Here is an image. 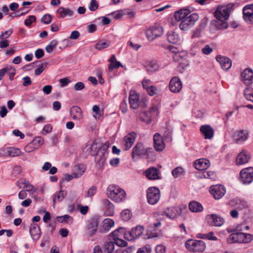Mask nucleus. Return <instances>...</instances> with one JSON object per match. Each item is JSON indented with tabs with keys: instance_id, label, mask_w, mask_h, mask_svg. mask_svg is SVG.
<instances>
[{
	"instance_id": "obj_1",
	"label": "nucleus",
	"mask_w": 253,
	"mask_h": 253,
	"mask_svg": "<svg viewBox=\"0 0 253 253\" xmlns=\"http://www.w3.org/2000/svg\"><path fill=\"white\" fill-rule=\"evenodd\" d=\"M131 157L135 161L142 158L154 160L156 156L152 148L146 147L142 143L137 142L132 150Z\"/></svg>"
},
{
	"instance_id": "obj_2",
	"label": "nucleus",
	"mask_w": 253,
	"mask_h": 253,
	"mask_svg": "<svg viewBox=\"0 0 253 253\" xmlns=\"http://www.w3.org/2000/svg\"><path fill=\"white\" fill-rule=\"evenodd\" d=\"M233 5L229 4L227 5H223L218 7L214 13L215 17L218 20L216 22V26L217 29H227L228 27V24L227 20L230 15V9L232 8Z\"/></svg>"
},
{
	"instance_id": "obj_3",
	"label": "nucleus",
	"mask_w": 253,
	"mask_h": 253,
	"mask_svg": "<svg viewBox=\"0 0 253 253\" xmlns=\"http://www.w3.org/2000/svg\"><path fill=\"white\" fill-rule=\"evenodd\" d=\"M108 197L117 203L123 201L126 196L124 189L116 185L109 186L107 189Z\"/></svg>"
},
{
	"instance_id": "obj_4",
	"label": "nucleus",
	"mask_w": 253,
	"mask_h": 253,
	"mask_svg": "<svg viewBox=\"0 0 253 253\" xmlns=\"http://www.w3.org/2000/svg\"><path fill=\"white\" fill-rule=\"evenodd\" d=\"M186 248L193 253L203 252L206 249L205 243L201 240L189 239L185 243Z\"/></svg>"
},
{
	"instance_id": "obj_5",
	"label": "nucleus",
	"mask_w": 253,
	"mask_h": 253,
	"mask_svg": "<svg viewBox=\"0 0 253 253\" xmlns=\"http://www.w3.org/2000/svg\"><path fill=\"white\" fill-rule=\"evenodd\" d=\"M199 15L196 13L189 14L186 16L185 19L182 20L179 24V28L183 31H186L192 27L195 23L196 21L198 20Z\"/></svg>"
},
{
	"instance_id": "obj_6",
	"label": "nucleus",
	"mask_w": 253,
	"mask_h": 253,
	"mask_svg": "<svg viewBox=\"0 0 253 253\" xmlns=\"http://www.w3.org/2000/svg\"><path fill=\"white\" fill-rule=\"evenodd\" d=\"M160 198V191L155 187H149L147 190V199L149 204L152 205L158 203Z\"/></svg>"
},
{
	"instance_id": "obj_7",
	"label": "nucleus",
	"mask_w": 253,
	"mask_h": 253,
	"mask_svg": "<svg viewBox=\"0 0 253 253\" xmlns=\"http://www.w3.org/2000/svg\"><path fill=\"white\" fill-rule=\"evenodd\" d=\"M240 180L245 184H249L253 181V167L242 169L240 172Z\"/></svg>"
},
{
	"instance_id": "obj_8",
	"label": "nucleus",
	"mask_w": 253,
	"mask_h": 253,
	"mask_svg": "<svg viewBox=\"0 0 253 253\" xmlns=\"http://www.w3.org/2000/svg\"><path fill=\"white\" fill-rule=\"evenodd\" d=\"M208 223L211 226L219 227L224 223V220L221 216L216 214H209L206 216Z\"/></svg>"
},
{
	"instance_id": "obj_9",
	"label": "nucleus",
	"mask_w": 253,
	"mask_h": 253,
	"mask_svg": "<svg viewBox=\"0 0 253 253\" xmlns=\"http://www.w3.org/2000/svg\"><path fill=\"white\" fill-rule=\"evenodd\" d=\"M163 33V28L160 26L152 27L146 31V35L149 41H153L157 37L162 35Z\"/></svg>"
},
{
	"instance_id": "obj_10",
	"label": "nucleus",
	"mask_w": 253,
	"mask_h": 253,
	"mask_svg": "<svg viewBox=\"0 0 253 253\" xmlns=\"http://www.w3.org/2000/svg\"><path fill=\"white\" fill-rule=\"evenodd\" d=\"M249 132L247 130H238L234 132L233 139L237 144H242L248 138Z\"/></svg>"
},
{
	"instance_id": "obj_11",
	"label": "nucleus",
	"mask_w": 253,
	"mask_h": 253,
	"mask_svg": "<svg viewBox=\"0 0 253 253\" xmlns=\"http://www.w3.org/2000/svg\"><path fill=\"white\" fill-rule=\"evenodd\" d=\"M243 18L249 24H253V4H248L243 9Z\"/></svg>"
},
{
	"instance_id": "obj_12",
	"label": "nucleus",
	"mask_w": 253,
	"mask_h": 253,
	"mask_svg": "<svg viewBox=\"0 0 253 253\" xmlns=\"http://www.w3.org/2000/svg\"><path fill=\"white\" fill-rule=\"evenodd\" d=\"M210 191L216 200L221 199L226 193L224 187L221 185H216L211 186Z\"/></svg>"
},
{
	"instance_id": "obj_13",
	"label": "nucleus",
	"mask_w": 253,
	"mask_h": 253,
	"mask_svg": "<svg viewBox=\"0 0 253 253\" xmlns=\"http://www.w3.org/2000/svg\"><path fill=\"white\" fill-rule=\"evenodd\" d=\"M242 81L247 85L253 83V70L251 68H246L241 74Z\"/></svg>"
},
{
	"instance_id": "obj_14",
	"label": "nucleus",
	"mask_w": 253,
	"mask_h": 253,
	"mask_svg": "<svg viewBox=\"0 0 253 253\" xmlns=\"http://www.w3.org/2000/svg\"><path fill=\"white\" fill-rule=\"evenodd\" d=\"M182 87V84L180 79L177 77H173L170 81L169 83V90L174 93L179 92Z\"/></svg>"
},
{
	"instance_id": "obj_15",
	"label": "nucleus",
	"mask_w": 253,
	"mask_h": 253,
	"mask_svg": "<svg viewBox=\"0 0 253 253\" xmlns=\"http://www.w3.org/2000/svg\"><path fill=\"white\" fill-rule=\"evenodd\" d=\"M182 213V209L179 207L168 208L165 210L164 213L169 218L173 219Z\"/></svg>"
},
{
	"instance_id": "obj_16",
	"label": "nucleus",
	"mask_w": 253,
	"mask_h": 253,
	"mask_svg": "<svg viewBox=\"0 0 253 253\" xmlns=\"http://www.w3.org/2000/svg\"><path fill=\"white\" fill-rule=\"evenodd\" d=\"M154 147L158 152L162 151L165 148L163 137L159 133H156L153 136Z\"/></svg>"
},
{
	"instance_id": "obj_17",
	"label": "nucleus",
	"mask_w": 253,
	"mask_h": 253,
	"mask_svg": "<svg viewBox=\"0 0 253 253\" xmlns=\"http://www.w3.org/2000/svg\"><path fill=\"white\" fill-rule=\"evenodd\" d=\"M136 133L131 132L128 133L123 138L124 149V150H129L133 144L136 139Z\"/></svg>"
},
{
	"instance_id": "obj_18",
	"label": "nucleus",
	"mask_w": 253,
	"mask_h": 253,
	"mask_svg": "<svg viewBox=\"0 0 253 253\" xmlns=\"http://www.w3.org/2000/svg\"><path fill=\"white\" fill-rule=\"evenodd\" d=\"M99 223L98 216L92 217L89 220L87 226V230L90 236L94 235L97 231Z\"/></svg>"
},
{
	"instance_id": "obj_19",
	"label": "nucleus",
	"mask_w": 253,
	"mask_h": 253,
	"mask_svg": "<svg viewBox=\"0 0 253 253\" xmlns=\"http://www.w3.org/2000/svg\"><path fill=\"white\" fill-rule=\"evenodd\" d=\"M129 102L130 108L134 109L138 108L140 106L141 102L139 100V95L135 91L131 90L130 91Z\"/></svg>"
},
{
	"instance_id": "obj_20",
	"label": "nucleus",
	"mask_w": 253,
	"mask_h": 253,
	"mask_svg": "<svg viewBox=\"0 0 253 253\" xmlns=\"http://www.w3.org/2000/svg\"><path fill=\"white\" fill-rule=\"evenodd\" d=\"M251 158L250 153L246 150H243L237 155L236 159L237 165H242L247 163Z\"/></svg>"
},
{
	"instance_id": "obj_21",
	"label": "nucleus",
	"mask_w": 253,
	"mask_h": 253,
	"mask_svg": "<svg viewBox=\"0 0 253 253\" xmlns=\"http://www.w3.org/2000/svg\"><path fill=\"white\" fill-rule=\"evenodd\" d=\"M159 170L155 167H151L144 171V174L150 180L160 179Z\"/></svg>"
},
{
	"instance_id": "obj_22",
	"label": "nucleus",
	"mask_w": 253,
	"mask_h": 253,
	"mask_svg": "<svg viewBox=\"0 0 253 253\" xmlns=\"http://www.w3.org/2000/svg\"><path fill=\"white\" fill-rule=\"evenodd\" d=\"M216 60L219 63L222 69L224 70H228L231 67L232 61L227 57L217 55L216 57Z\"/></svg>"
},
{
	"instance_id": "obj_23",
	"label": "nucleus",
	"mask_w": 253,
	"mask_h": 253,
	"mask_svg": "<svg viewBox=\"0 0 253 253\" xmlns=\"http://www.w3.org/2000/svg\"><path fill=\"white\" fill-rule=\"evenodd\" d=\"M144 228L142 226L138 225L131 229L128 232L129 237H126L128 240H132L139 238L143 233Z\"/></svg>"
},
{
	"instance_id": "obj_24",
	"label": "nucleus",
	"mask_w": 253,
	"mask_h": 253,
	"mask_svg": "<svg viewBox=\"0 0 253 253\" xmlns=\"http://www.w3.org/2000/svg\"><path fill=\"white\" fill-rule=\"evenodd\" d=\"M194 166L197 169L204 170L207 169L210 166V162L207 159H200L194 162Z\"/></svg>"
},
{
	"instance_id": "obj_25",
	"label": "nucleus",
	"mask_w": 253,
	"mask_h": 253,
	"mask_svg": "<svg viewBox=\"0 0 253 253\" xmlns=\"http://www.w3.org/2000/svg\"><path fill=\"white\" fill-rule=\"evenodd\" d=\"M242 232H236L231 233L227 238L226 241L228 244L235 243H242Z\"/></svg>"
},
{
	"instance_id": "obj_26",
	"label": "nucleus",
	"mask_w": 253,
	"mask_h": 253,
	"mask_svg": "<svg viewBox=\"0 0 253 253\" xmlns=\"http://www.w3.org/2000/svg\"><path fill=\"white\" fill-rule=\"evenodd\" d=\"M200 130L205 139H211L213 136L214 130L210 126H202Z\"/></svg>"
},
{
	"instance_id": "obj_27",
	"label": "nucleus",
	"mask_w": 253,
	"mask_h": 253,
	"mask_svg": "<svg viewBox=\"0 0 253 253\" xmlns=\"http://www.w3.org/2000/svg\"><path fill=\"white\" fill-rule=\"evenodd\" d=\"M70 114L74 120H80L83 118L82 111L78 106H73L70 109Z\"/></svg>"
},
{
	"instance_id": "obj_28",
	"label": "nucleus",
	"mask_w": 253,
	"mask_h": 253,
	"mask_svg": "<svg viewBox=\"0 0 253 253\" xmlns=\"http://www.w3.org/2000/svg\"><path fill=\"white\" fill-rule=\"evenodd\" d=\"M114 225V221L113 220L110 218L105 219L100 229V231L102 233H106L108 232Z\"/></svg>"
},
{
	"instance_id": "obj_29",
	"label": "nucleus",
	"mask_w": 253,
	"mask_h": 253,
	"mask_svg": "<svg viewBox=\"0 0 253 253\" xmlns=\"http://www.w3.org/2000/svg\"><path fill=\"white\" fill-rule=\"evenodd\" d=\"M190 13V11L188 9H180L175 13L174 17L177 21L182 22Z\"/></svg>"
},
{
	"instance_id": "obj_30",
	"label": "nucleus",
	"mask_w": 253,
	"mask_h": 253,
	"mask_svg": "<svg viewBox=\"0 0 253 253\" xmlns=\"http://www.w3.org/2000/svg\"><path fill=\"white\" fill-rule=\"evenodd\" d=\"M30 233L33 239L35 238L39 239L40 237V228L38 224H32L30 227Z\"/></svg>"
},
{
	"instance_id": "obj_31",
	"label": "nucleus",
	"mask_w": 253,
	"mask_h": 253,
	"mask_svg": "<svg viewBox=\"0 0 253 253\" xmlns=\"http://www.w3.org/2000/svg\"><path fill=\"white\" fill-rule=\"evenodd\" d=\"M230 205L236 206L239 210H242L247 207L248 205L246 201L239 199H235L230 201Z\"/></svg>"
},
{
	"instance_id": "obj_32",
	"label": "nucleus",
	"mask_w": 253,
	"mask_h": 253,
	"mask_svg": "<svg viewBox=\"0 0 253 253\" xmlns=\"http://www.w3.org/2000/svg\"><path fill=\"white\" fill-rule=\"evenodd\" d=\"M168 41L169 43L176 44L179 42L178 35L175 32L170 31L167 33Z\"/></svg>"
},
{
	"instance_id": "obj_33",
	"label": "nucleus",
	"mask_w": 253,
	"mask_h": 253,
	"mask_svg": "<svg viewBox=\"0 0 253 253\" xmlns=\"http://www.w3.org/2000/svg\"><path fill=\"white\" fill-rule=\"evenodd\" d=\"M114 243L112 241H107L102 246V251L104 253H112L114 250Z\"/></svg>"
},
{
	"instance_id": "obj_34",
	"label": "nucleus",
	"mask_w": 253,
	"mask_h": 253,
	"mask_svg": "<svg viewBox=\"0 0 253 253\" xmlns=\"http://www.w3.org/2000/svg\"><path fill=\"white\" fill-rule=\"evenodd\" d=\"M21 153V150L17 148L8 147L4 150V154L10 157L19 156Z\"/></svg>"
},
{
	"instance_id": "obj_35",
	"label": "nucleus",
	"mask_w": 253,
	"mask_h": 253,
	"mask_svg": "<svg viewBox=\"0 0 253 253\" xmlns=\"http://www.w3.org/2000/svg\"><path fill=\"white\" fill-rule=\"evenodd\" d=\"M57 13L60 15L62 18H65L66 16H73L74 12L69 8H65L63 7H60L57 10Z\"/></svg>"
},
{
	"instance_id": "obj_36",
	"label": "nucleus",
	"mask_w": 253,
	"mask_h": 253,
	"mask_svg": "<svg viewBox=\"0 0 253 253\" xmlns=\"http://www.w3.org/2000/svg\"><path fill=\"white\" fill-rule=\"evenodd\" d=\"M189 210L194 212H200L203 211V208L202 205L197 202L192 201L189 204Z\"/></svg>"
},
{
	"instance_id": "obj_37",
	"label": "nucleus",
	"mask_w": 253,
	"mask_h": 253,
	"mask_svg": "<svg viewBox=\"0 0 253 253\" xmlns=\"http://www.w3.org/2000/svg\"><path fill=\"white\" fill-rule=\"evenodd\" d=\"M107 155L108 153H103L102 152L99 153V151H98L95 157V161L99 165H103L106 162Z\"/></svg>"
},
{
	"instance_id": "obj_38",
	"label": "nucleus",
	"mask_w": 253,
	"mask_h": 253,
	"mask_svg": "<svg viewBox=\"0 0 253 253\" xmlns=\"http://www.w3.org/2000/svg\"><path fill=\"white\" fill-rule=\"evenodd\" d=\"M75 169L77 172H74V177L77 178L81 177L83 174L86 168L83 165H78L75 167Z\"/></svg>"
},
{
	"instance_id": "obj_39",
	"label": "nucleus",
	"mask_w": 253,
	"mask_h": 253,
	"mask_svg": "<svg viewBox=\"0 0 253 253\" xmlns=\"http://www.w3.org/2000/svg\"><path fill=\"white\" fill-rule=\"evenodd\" d=\"M67 195V192L64 190H60L56 195H53V201L55 203L57 200L58 202L62 201Z\"/></svg>"
},
{
	"instance_id": "obj_40",
	"label": "nucleus",
	"mask_w": 253,
	"mask_h": 253,
	"mask_svg": "<svg viewBox=\"0 0 253 253\" xmlns=\"http://www.w3.org/2000/svg\"><path fill=\"white\" fill-rule=\"evenodd\" d=\"M125 229L123 228H119L110 233V236L113 238L117 237H121L123 236H127L126 234L124 233Z\"/></svg>"
},
{
	"instance_id": "obj_41",
	"label": "nucleus",
	"mask_w": 253,
	"mask_h": 253,
	"mask_svg": "<svg viewBox=\"0 0 253 253\" xmlns=\"http://www.w3.org/2000/svg\"><path fill=\"white\" fill-rule=\"evenodd\" d=\"M57 220L58 222L61 223H72L73 221V218L68 214H65L63 216L57 217Z\"/></svg>"
},
{
	"instance_id": "obj_42",
	"label": "nucleus",
	"mask_w": 253,
	"mask_h": 253,
	"mask_svg": "<svg viewBox=\"0 0 253 253\" xmlns=\"http://www.w3.org/2000/svg\"><path fill=\"white\" fill-rule=\"evenodd\" d=\"M139 119L140 120L148 123L150 121V113L147 112H142L140 114Z\"/></svg>"
},
{
	"instance_id": "obj_43",
	"label": "nucleus",
	"mask_w": 253,
	"mask_h": 253,
	"mask_svg": "<svg viewBox=\"0 0 253 253\" xmlns=\"http://www.w3.org/2000/svg\"><path fill=\"white\" fill-rule=\"evenodd\" d=\"M244 95L248 100L253 102V89L246 88L244 90Z\"/></svg>"
},
{
	"instance_id": "obj_44",
	"label": "nucleus",
	"mask_w": 253,
	"mask_h": 253,
	"mask_svg": "<svg viewBox=\"0 0 253 253\" xmlns=\"http://www.w3.org/2000/svg\"><path fill=\"white\" fill-rule=\"evenodd\" d=\"M21 184L24 185V188L26 189V191L30 192L33 190V192H36L37 189H34V186L28 180H24L21 182Z\"/></svg>"
},
{
	"instance_id": "obj_45",
	"label": "nucleus",
	"mask_w": 253,
	"mask_h": 253,
	"mask_svg": "<svg viewBox=\"0 0 253 253\" xmlns=\"http://www.w3.org/2000/svg\"><path fill=\"white\" fill-rule=\"evenodd\" d=\"M147 69L148 72L152 73L158 70L159 65L157 63L152 61L148 65Z\"/></svg>"
},
{
	"instance_id": "obj_46",
	"label": "nucleus",
	"mask_w": 253,
	"mask_h": 253,
	"mask_svg": "<svg viewBox=\"0 0 253 253\" xmlns=\"http://www.w3.org/2000/svg\"><path fill=\"white\" fill-rule=\"evenodd\" d=\"M242 243H250L253 240V235L242 232Z\"/></svg>"
},
{
	"instance_id": "obj_47",
	"label": "nucleus",
	"mask_w": 253,
	"mask_h": 253,
	"mask_svg": "<svg viewBox=\"0 0 253 253\" xmlns=\"http://www.w3.org/2000/svg\"><path fill=\"white\" fill-rule=\"evenodd\" d=\"M44 139L42 137H37L35 138L32 141V143H33V145L35 146L36 149L39 148L43 143Z\"/></svg>"
},
{
	"instance_id": "obj_48",
	"label": "nucleus",
	"mask_w": 253,
	"mask_h": 253,
	"mask_svg": "<svg viewBox=\"0 0 253 253\" xmlns=\"http://www.w3.org/2000/svg\"><path fill=\"white\" fill-rule=\"evenodd\" d=\"M9 42L4 38L3 34L0 35V47L4 48L9 46Z\"/></svg>"
},
{
	"instance_id": "obj_49",
	"label": "nucleus",
	"mask_w": 253,
	"mask_h": 253,
	"mask_svg": "<svg viewBox=\"0 0 253 253\" xmlns=\"http://www.w3.org/2000/svg\"><path fill=\"white\" fill-rule=\"evenodd\" d=\"M47 65V62H43L41 63L39 66L35 70V74L36 75H40L45 69Z\"/></svg>"
},
{
	"instance_id": "obj_50",
	"label": "nucleus",
	"mask_w": 253,
	"mask_h": 253,
	"mask_svg": "<svg viewBox=\"0 0 253 253\" xmlns=\"http://www.w3.org/2000/svg\"><path fill=\"white\" fill-rule=\"evenodd\" d=\"M109 46V43L108 42L100 41L98 42L95 45L96 49L98 50H102Z\"/></svg>"
},
{
	"instance_id": "obj_51",
	"label": "nucleus",
	"mask_w": 253,
	"mask_h": 253,
	"mask_svg": "<svg viewBox=\"0 0 253 253\" xmlns=\"http://www.w3.org/2000/svg\"><path fill=\"white\" fill-rule=\"evenodd\" d=\"M183 172V168L180 167H178L172 170L171 173L172 175L176 178L180 176Z\"/></svg>"
},
{
	"instance_id": "obj_52",
	"label": "nucleus",
	"mask_w": 253,
	"mask_h": 253,
	"mask_svg": "<svg viewBox=\"0 0 253 253\" xmlns=\"http://www.w3.org/2000/svg\"><path fill=\"white\" fill-rule=\"evenodd\" d=\"M121 216L125 221H127L131 217L130 211L128 210H125L121 213Z\"/></svg>"
},
{
	"instance_id": "obj_53",
	"label": "nucleus",
	"mask_w": 253,
	"mask_h": 253,
	"mask_svg": "<svg viewBox=\"0 0 253 253\" xmlns=\"http://www.w3.org/2000/svg\"><path fill=\"white\" fill-rule=\"evenodd\" d=\"M120 237H117L115 238H113L114 240L115 241V242H114V244H116L117 246L119 247H126L127 246V243L126 241L122 239H120Z\"/></svg>"
},
{
	"instance_id": "obj_54",
	"label": "nucleus",
	"mask_w": 253,
	"mask_h": 253,
	"mask_svg": "<svg viewBox=\"0 0 253 253\" xmlns=\"http://www.w3.org/2000/svg\"><path fill=\"white\" fill-rule=\"evenodd\" d=\"M201 51L204 54L209 55L213 51V48L210 45L206 44L202 48Z\"/></svg>"
},
{
	"instance_id": "obj_55",
	"label": "nucleus",
	"mask_w": 253,
	"mask_h": 253,
	"mask_svg": "<svg viewBox=\"0 0 253 253\" xmlns=\"http://www.w3.org/2000/svg\"><path fill=\"white\" fill-rule=\"evenodd\" d=\"M151 248L150 245H146L139 248L136 253H151Z\"/></svg>"
},
{
	"instance_id": "obj_56",
	"label": "nucleus",
	"mask_w": 253,
	"mask_h": 253,
	"mask_svg": "<svg viewBox=\"0 0 253 253\" xmlns=\"http://www.w3.org/2000/svg\"><path fill=\"white\" fill-rule=\"evenodd\" d=\"M98 3L96 0H91L88 8L91 11H94L98 8Z\"/></svg>"
},
{
	"instance_id": "obj_57",
	"label": "nucleus",
	"mask_w": 253,
	"mask_h": 253,
	"mask_svg": "<svg viewBox=\"0 0 253 253\" xmlns=\"http://www.w3.org/2000/svg\"><path fill=\"white\" fill-rule=\"evenodd\" d=\"M36 17L34 15H30L28 19H25L24 21L25 25L27 27H30L32 23L35 22Z\"/></svg>"
},
{
	"instance_id": "obj_58",
	"label": "nucleus",
	"mask_w": 253,
	"mask_h": 253,
	"mask_svg": "<svg viewBox=\"0 0 253 253\" xmlns=\"http://www.w3.org/2000/svg\"><path fill=\"white\" fill-rule=\"evenodd\" d=\"M122 66L121 63L119 62H115L112 63H110L108 68L109 72H112L115 69H118L120 67Z\"/></svg>"
},
{
	"instance_id": "obj_59",
	"label": "nucleus",
	"mask_w": 253,
	"mask_h": 253,
	"mask_svg": "<svg viewBox=\"0 0 253 253\" xmlns=\"http://www.w3.org/2000/svg\"><path fill=\"white\" fill-rule=\"evenodd\" d=\"M42 22L46 24H48L51 23L52 21V17L51 15L48 14H44L42 18L41 19Z\"/></svg>"
},
{
	"instance_id": "obj_60",
	"label": "nucleus",
	"mask_w": 253,
	"mask_h": 253,
	"mask_svg": "<svg viewBox=\"0 0 253 253\" xmlns=\"http://www.w3.org/2000/svg\"><path fill=\"white\" fill-rule=\"evenodd\" d=\"M203 176L206 178L214 179L215 176V174L213 171H204L203 172Z\"/></svg>"
},
{
	"instance_id": "obj_61",
	"label": "nucleus",
	"mask_w": 253,
	"mask_h": 253,
	"mask_svg": "<svg viewBox=\"0 0 253 253\" xmlns=\"http://www.w3.org/2000/svg\"><path fill=\"white\" fill-rule=\"evenodd\" d=\"M7 73L9 74V78L10 81L13 80V78L15 75V69L11 66H7Z\"/></svg>"
},
{
	"instance_id": "obj_62",
	"label": "nucleus",
	"mask_w": 253,
	"mask_h": 253,
	"mask_svg": "<svg viewBox=\"0 0 253 253\" xmlns=\"http://www.w3.org/2000/svg\"><path fill=\"white\" fill-rule=\"evenodd\" d=\"M146 90L148 94L150 96H152L154 95L155 94H156L157 91H158L157 87L154 85L151 86L150 87H149L148 88H147Z\"/></svg>"
},
{
	"instance_id": "obj_63",
	"label": "nucleus",
	"mask_w": 253,
	"mask_h": 253,
	"mask_svg": "<svg viewBox=\"0 0 253 253\" xmlns=\"http://www.w3.org/2000/svg\"><path fill=\"white\" fill-rule=\"evenodd\" d=\"M36 148H35L34 145H33V143L31 142L28 143L27 145H26L24 147V150L25 152L27 153H30L35 150Z\"/></svg>"
},
{
	"instance_id": "obj_64",
	"label": "nucleus",
	"mask_w": 253,
	"mask_h": 253,
	"mask_svg": "<svg viewBox=\"0 0 253 253\" xmlns=\"http://www.w3.org/2000/svg\"><path fill=\"white\" fill-rule=\"evenodd\" d=\"M142 86L144 89H147L151 86H152V82L150 80L144 79L142 81Z\"/></svg>"
}]
</instances>
